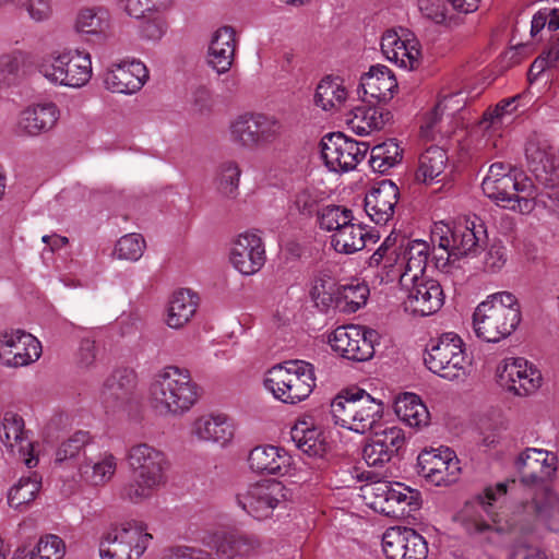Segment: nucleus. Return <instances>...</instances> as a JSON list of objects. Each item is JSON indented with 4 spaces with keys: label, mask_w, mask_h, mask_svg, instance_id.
Wrapping results in <instances>:
<instances>
[{
    "label": "nucleus",
    "mask_w": 559,
    "mask_h": 559,
    "mask_svg": "<svg viewBox=\"0 0 559 559\" xmlns=\"http://www.w3.org/2000/svg\"><path fill=\"white\" fill-rule=\"evenodd\" d=\"M126 461L132 479L122 487V499L146 501L167 484L170 463L163 450L146 442L134 443L128 448Z\"/></svg>",
    "instance_id": "1"
},
{
    "label": "nucleus",
    "mask_w": 559,
    "mask_h": 559,
    "mask_svg": "<svg viewBox=\"0 0 559 559\" xmlns=\"http://www.w3.org/2000/svg\"><path fill=\"white\" fill-rule=\"evenodd\" d=\"M148 399L159 415H182L197 403L198 385L192 381L189 370L167 366L153 377Z\"/></svg>",
    "instance_id": "2"
},
{
    "label": "nucleus",
    "mask_w": 559,
    "mask_h": 559,
    "mask_svg": "<svg viewBox=\"0 0 559 559\" xmlns=\"http://www.w3.org/2000/svg\"><path fill=\"white\" fill-rule=\"evenodd\" d=\"M331 415L336 425L357 433H366L382 419L383 403L362 389H349L332 401Z\"/></svg>",
    "instance_id": "3"
},
{
    "label": "nucleus",
    "mask_w": 559,
    "mask_h": 559,
    "mask_svg": "<svg viewBox=\"0 0 559 559\" xmlns=\"http://www.w3.org/2000/svg\"><path fill=\"white\" fill-rule=\"evenodd\" d=\"M264 385L275 399L296 404L312 392L316 385L314 368L304 360L285 361L267 371Z\"/></svg>",
    "instance_id": "4"
},
{
    "label": "nucleus",
    "mask_w": 559,
    "mask_h": 559,
    "mask_svg": "<svg viewBox=\"0 0 559 559\" xmlns=\"http://www.w3.org/2000/svg\"><path fill=\"white\" fill-rule=\"evenodd\" d=\"M283 124L274 116L263 112H243L228 123L229 142L242 150L266 148L282 135Z\"/></svg>",
    "instance_id": "5"
},
{
    "label": "nucleus",
    "mask_w": 559,
    "mask_h": 559,
    "mask_svg": "<svg viewBox=\"0 0 559 559\" xmlns=\"http://www.w3.org/2000/svg\"><path fill=\"white\" fill-rule=\"evenodd\" d=\"M424 361L431 372L449 381L464 378L469 365L463 341L454 333H444L433 342L426 350Z\"/></svg>",
    "instance_id": "6"
},
{
    "label": "nucleus",
    "mask_w": 559,
    "mask_h": 559,
    "mask_svg": "<svg viewBox=\"0 0 559 559\" xmlns=\"http://www.w3.org/2000/svg\"><path fill=\"white\" fill-rule=\"evenodd\" d=\"M152 535L142 522L127 521L112 527L99 545L102 559H139Z\"/></svg>",
    "instance_id": "7"
},
{
    "label": "nucleus",
    "mask_w": 559,
    "mask_h": 559,
    "mask_svg": "<svg viewBox=\"0 0 559 559\" xmlns=\"http://www.w3.org/2000/svg\"><path fill=\"white\" fill-rule=\"evenodd\" d=\"M288 489L276 480L249 484L236 493V502L247 514L264 520L288 500Z\"/></svg>",
    "instance_id": "8"
},
{
    "label": "nucleus",
    "mask_w": 559,
    "mask_h": 559,
    "mask_svg": "<svg viewBox=\"0 0 559 559\" xmlns=\"http://www.w3.org/2000/svg\"><path fill=\"white\" fill-rule=\"evenodd\" d=\"M44 76L55 84L81 87L92 76V60L87 52L64 49L51 56V63L41 67Z\"/></svg>",
    "instance_id": "9"
},
{
    "label": "nucleus",
    "mask_w": 559,
    "mask_h": 559,
    "mask_svg": "<svg viewBox=\"0 0 559 559\" xmlns=\"http://www.w3.org/2000/svg\"><path fill=\"white\" fill-rule=\"evenodd\" d=\"M497 385L506 393L519 397L534 394L543 382L540 371L522 357L502 360L496 367Z\"/></svg>",
    "instance_id": "10"
},
{
    "label": "nucleus",
    "mask_w": 559,
    "mask_h": 559,
    "mask_svg": "<svg viewBox=\"0 0 559 559\" xmlns=\"http://www.w3.org/2000/svg\"><path fill=\"white\" fill-rule=\"evenodd\" d=\"M378 338L377 331L350 324L336 328L329 336V344L343 358L366 361L372 358Z\"/></svg>",
    "instance_id": "11"
},
{
    "label": "nucleus",
    "mask_w": 559,
    "mask_h": 559,
    "mask_svg": "<svg viewBox=\"0 0 559 559\" xmlns=\"http://www.w3.org/2000/svg\"><path fill=\"white\" fill-rule=\"evenodd\" d=\"M417 473L431 485L451 486L460 478V461L450 448L424 450L417 457Z\"/></svg>",
    "instance_id": "12"
},
{
    "label": "nucleus",
    "mask_w": 559,
    "mask_h": 559,
    "mask_svg": "<svg viewBox=\"0 0 559 559\" xmlns=\"http://www.w3.org/2000/svg\"><path fill=\"white\" fill-rule=\"evenodd\" d=\"M320 147L330 170L348 171L365 158L369 144L348 139L342 133H329L322 138Z\"/></svg>",
    "instance_id": "13"
},
{
    "label": "nucleus",
    "mask_w": 559,
    "mask_h": 559,
    "mask_svg": "<svg viewBox=\"0 0 559 559\" xmlns=\"http://www.w3.org/2000/svg\"><path fill=\"white\" fill-rule=\"evenodd\" d=\"M381 51L386 60L408 71L418 69L421 63L419 40L413 32L404 27L384 32L381 37Z\"/></svg>",
    "instance_id": "14"
},
{
    "label": "nucleus",
    "mask_w": 559,
    "mask_h": 559,
    "mask_svg": "<svg viewBox=\"0 0 559 559\" xmlns=\"http://www.w3.org/2000/svg\"><path fill=\"white\" fill-rule=\"evenodd\" d=\"M557 455L545 449L525 448L513 459V468L524 485L533 486L545 483L557 469Z\"/></svg>",
    "instance_id": "15"
},
{
    "label": "nucleus",
    "mask_w": 559,
    "mask_h": 559,
    "mask_svg": "<svg viewBox=\"0 0 559 559\" xmlns=\"http://www.w3.org/2000/svg\"><path fill=\"white\" fill-rule=\"evenodd\" d=\"M405 293L404 308L406 311L421 317L436 313L443 305L444 295L440 283L430 277L409 281V285L401 286Z\"/></svg>",
    "instance_id": "16"
},
{
    "label": "nucleus",
    "mask_w": 559,
    "mask_h": 559,
    "mask_svg": "<svg viewBox=\"0 0 559 559\" xmlns=\"http://www.w3.org/2000/svg\"><path fill=\"white\" fill-rule=\"evenodd\" d=\"M382 550L386 559H426L425 538L408 527H390L382 536Z\"/></svg>",
    "instance_id": "17"
},
{
    "label": "nucleus",
    "mask_w": 559,
    "mask_h": 559,
    "mask_svg": "<svg viewBox=\"0 0 559 559\" xmlns=\"http://www.w3.org/2000/svg\"><path fill=\"white\" fill-rule=\"evenodd\" d=\"M40 355V342L29 333L16 330L0 335V358L7 366H27Z\"/></svg>",
    "instance_id": "18"
},
{
    "label": "nucleus",
    "mask_w": 559,
    "mask_h": 559,
    "mask_svg": "<svg viewBox=\"0 0 559 559\" xmlns=\"http://www.w3.org/2000/svg\"><path fill=\"white\" fill-rule=\"evenodd\" d=\"M0 439L3 444L21 457L28 467H35L38 463L34 455V443L31 440L29 431L25 429V423L19 414L7 411L1 419Z\"/></svg>",
    "instance_id": "19"
},
{
    "label": "nucleus",
    "mask_w": 559,
    "mask_h": 559,
    "mask_svg": "<svg viewBox=\"0 0 559 559\" xmlns=\"http://www.w3.org/2000/svg\"><path fill=\"white\" fill-rule=\"evenodd\" d=\"M233 266L243 275H253L265 263V249L261 237L254 231L237 236L230 249Z\"/></svg>",
    "instance_id": "20"
},
{
    "label": "nucleus",
    "mask_w": 559,
    "mask_h": 559,
    "mask_svg": "<svg viewBox=\"0 0 559 559\" xmlns=\"http://www.w3.org/2000/svg\"><path fill=\"white\" fill-rule=\"evenodd\" d=\"M534 185L525 174L507 175L496 180V202L502 207H508L521 213H530L534 209V201L528 198Z\"/></svg>",
    "instance_id": "21"
},
{
    "label": "nucleus",
    "mask_w": 559,
    "mask_h": 559,
    "mask_svg": "<svg viewBox=\"0 0 559 559\" xmlns=\"http://www.w3.org/2000/svg\"><path fill=\"white\" fill-rule=\"evenodd\" d=\"M147 79L148 71L143 62L124 60L108 68L104 83L112 93L132 94L138 92Z\"/></svg>",
    "instance_id": "22"
},
{
    "label": "nucleus",
    "mask_w": 559,
    "mask_h": 559,
    "mask_svg": "<svg viewBox=\"0 0 559 559\" xmlns=\"http://www.w3.org/2000/svg\"><path fill=\"white\" fill-rule=\"evenodd\" d=\"M404 443V433L401 428L386 427L366 442L362 449V459L368 466L380 468L389 463Z\"/></svg>",
    "instance_id": "23"
},
{
    "label": "nucleus",
    "mask_w": 559,
    "mask_h": 559,
    "mask_svg": "<svg viewBox=\"0 0 559 559\" xmlns=\"http://www.w3.org/2000/svg\"><path fill=\"white\" fill-rule=\"evenodd\" d=\"M401 259L396 265V280L401 286L409 285L424 275L430 255V246L424 240H405L402 238Z\"/></svg>",
    "instance_id": "24"
},
{
    "label": "nucleus",
    "mask_w": 559,
    "mask_h": 559,
    "mask_svg": "<svg viewBox=\"0 0 559 559\" xmlns=\"http://www.w3.org/2000/svg\"><path fill=\"white\" fill-rule=\"evenodd\" d=\"M261 540L257 535L238 532H219L213 535L211 548L219 559H247L258 555Z\"/></svg>",
    "instance_id": "25"
},
{
    "label": "nucleus",
    "mask_w": 559,
    "mask_h": 559,
    "mask_svg": "<svg viewBox=\"0 0 559 559\" xmlns=\"http://www.w3.org/2000/svg\"><path fill=\"white\" fill-rule=\"evenodd\" d=\"M491 321L498 336L491 337V343L510 336L521 321L520 305L516 297L510 292L491 294Z\"/></svg>",
    "instance_id": "26"
},
{
    "label": "nucleus",
    "mask_w": 559,
    "mask_h": 559,
    "mask_svg": "<svg viewBox=\"0 0 559 559\" xmlns=\"http://www.w3.org/2000/svg\"><path fill=\"white\" fill-rule=\"evenodd\" d=\"M248 464L253 473L284 476L289 472L293 459L284 448L265 444L249 452Z\"/></svg>",
    "instance_id": "27"
},
{
    "label": "nucleus",
    "mask_w": 559,
    "mask_h": 559,
    "mask_svg": "<svg viewBox=\"0 0 559 559\" xmlns=\"http://www.w3.org/2000/svg\"><path fill=\"white\" fill-rule=\"evenodd\" d=\"M400 198L397 186L391 180H382L365 197V211L376 224H386L394 214Z\"/></svg>",
    "instance_id": "28"
},
{
    "label": "nucleus",
    "mask_w": 559,
    "mask_h": 559,
    "mask_svg": "<svg viewBox=\"0 0 559 559\" xmlns=\"http://www.w3.org/2000/svg\"><path fill=\"white\" fill-rule=\"evenodd\" d=\"M452 250L457 257L466 255L487 241V227L477 215L459 218L453 225Z\"/></svg>",
    "instance_id": "29"
},
{
    "label": "nucleus",
    "mask_w": 559,
    "mask_h": 559,
    "mask_svg": "<svg viewBox=\"0 0 559 559\" xmlns=\"http://www.w3.org/2000/svg\"><path fill=\"white\" fill-rule=\"evenodd\" d=\"M397 81L391 69L383 64L372 66L360 79L359 87L369 100L389 102L397 90Z\"/></svg>",
    "instance_id": "30"
},
{
    "label": "nucleus",
    "mask_w": 559,
    "mask_h": 559,
    "mask_svg": "<svg viewBox=\"0 0 559 559\" xmlns=\"http://www.w3.org/2000/svg\"><path fill=\"white\" fill-rule=\"evenodd\" d=\"M59 116V110L53 103L28 107L20 114L16 131L23 135L36 136L51 130L56 126Z\"/></svg>",
    "instance_id": "31"
},
{
    "label": "nucleus",
    "mask_w": 559,
    "mask_h": 559,
    "mask_svg": "<svg viewBox=\"0 0 559 559\" xmlns=\"http://www.w3.org/2000/svg\"><path fill=\"white\" fill-rule=\"evenodd\" d=\"M465 104L466 97L461 91L442 95L433 110L426 118L425 124L421 126L423 136L433 140L437 132L440 134L447 133L442 130L443 120L451 119L464 108Z\"/></svg>",
    "instance_id": "32"
},
{
    "label": "nucleus",
    "mask_w": 559,
    "mask_h": 559,
    "mask_svg": "<svg viewBox=\"0 0 559 559\" xmlns=\"http://www.w3.org/2000/svg\"><path fill=\"white\" fill-rule=\"evenodd\" d=\"M191 436L200 441L225 445L234 437V426L225 415H203L192 423Z\"/></svg>",
    "instance_id": "33"
},
{
    "label": "nucleus",
    "mask_w": 559,
    "mask_h": 559,
    "mask_svg": "<svg viewBox=\"0 0 559 559\" xmlns=\"http://www.w3.org/2000/svg\"><path fill=\"white\" fill-rule=\"evenodd\" d=\"M290 438L295 445L310 457H323L329 450L324 431L311 419L298 420L290 430Z\"/></svg>",
    "instance_id": "34"
},
{
    "label": "nucleus",
    "mask_w": 559,
    "mask_h": 559,
    "mask_svg": "<svg viewBox=\"0 0 559 559\" xmlns=\"http://www.w3.org/2000/svg\"><path fill=\"white\" fill-rule=\"evenodd\" d=\"M489 518V487L468 500L457 514V520L469 535L485 533Z\"/></svg>",
    "instance_id": "35"
},
{
    "label": "nucleus",
    "mask_w": 559,
    "mask_h": 559,
    "mask_svg": "<svg viewBox=\"0 0 559 559\" xmlns=\"http://www.w3.org/2000/svg\"><path fill=\"white\" fill-rule=\"evenodd\" d=\"M548 148L546 143L536 140H528L525 145L527 168L539 183H549L559 174L556 156Z\"/></svg>",
    "instance_id": "36"
},
{
    "label": "nucleus",
    "mask_w": 559,
    "mask_h": 559,
    "mask_svg": "<svg viewBox=\"0 0 559 559\" xmlns=\"http://www.w3.org/2000/svg\"><path fill=\"white\" fill-rule=\"evenodd\" d=\"M524 509L534 516L537 525L550 532H559V496L556 492L543 490L536 493Z\"/></svg>",
    "instance_id": "37"
},
{
    "label": "nucleus",
    "mask_w": 559,
    "mask_h": 559,
    "mask_svg": "<svg viewBox=\"0 0 559 559\" xmlns=\"http://www.w3.org/2000/svg\"><path fill=\"white\" fill-rule=\"evenodd\" d=\"M383 109L372 105L368 98H362L361 104L354 106L347 114L346 123L358 135H367L380 130L385 124Z\"/></svg>",
    "instance_id": "38"
},
{
    "label": "nucleus",
    "mask_w": 559,
    "mask_h": 559,
    "mask_svg": "<svg viewBox=\"0 0 559 559\" xmlns=\"http://www.w3.org/2000/svg\"><path fill=\"white\" fill-rule=\"evenodd\" d=\"M117 465V457L109 452L100 454L95 460L83 455V460L78 466V474L80 479L87 485L104 486L115 476Z\"/></svg>",
    "instance_id": "39"
},
{
    "label": "nucleus",
    "mask_w": 559,
    "mask_h": 559,
    "mask_svg": "<svg viewBox=\"0 0 559 559\" xmlns=\"http://www.w3.org/2000/svg\"><path fill=\"white\" fill-rule=\"evenodd\" d=\"M199 296L191 289L175 292L168 302L166 324L171 329L185 326L194 317L199 307Z\"/></svg>",
    "instance_id": "40"
},
{
    "label": "nucleus",
    "mask_w": 559,
    "mask_h": 559,
    "mask_svg": "<svg viewBox=\"0 0 559 559\" xmlns=\"http://www.w3.org/2000/svg\"><path fill=\"white\" fill-rule=\"evenodd\" d=\"M348 98V91L340 76L326 75L318 84L314 104L324 111L340 110Z\"/></svg>",
    "instance_id": "41"
},
{
    "label": "nucleus",
    "mask_w": 559,
    "mask_h": 559,
    "mask_svg": "<svg viewBox=\"0 0 559 559\" xmlns=\"http://www.w3.org/2000/svg\"><path fill=\"white\" fill-rule=\"evenodd\" d=\"M396 416L411 427L420 428L427 426L430 419L428 408L415 393L400 395L394 404Z\"/></svg>",
    "instance_id": "42"
},
{
    "label": "nucleus",
    "mask_w": 559,
    "mask_h": 559,
    "mask_svg": "<svg viewBox=\"0 0 559 559\" xmlns=\"http://www.w3.org/2000/svg\"><path fill=\"white\" fill-rule=\"evenodd\" d=\"M372 235L357 221L330 236L331 247L338 253L353 254L366 247Z\"/></svg>",
    "instance_id": "43"
},
{
    "label": "nucleus",
    "mask_w": 559,
    "mask_h": 559,
    "mask_svg": "<svg viewBox=\"0 0 559 559\" xmlns=\"http://www.w3.org/2000/svg\"><path fill=\"white\" fill-rule=\"evenodd\" d=\"M110 26V13L105 7L82 8L75 17L74 28L87 35L105 34Z\"/></svg>",
    "instance_id": "44"
},
{
    "label": "nucleus",
    "mask_w": 559,
    "mask_h": 559,
    "mask_svg": "<svg viewBox=\"0 0 559 559\" xmlns=\"http://www.w3.org/2000/svg\"><path fill=\"white\" fill-rule=\"evenodd\" d=\"M448 164L445 151L439 146H429L419 156L416 178L421 182H431L443 174Z\"/></svg>",
    "instance_id": "45"
},
{
    "label": "nucleus",
    "mask_w": 559,
    "mask_h": 559,
    "mask_svg": "<svg viewBox=\"0 0 559 559\" xmlns=\"http://www.w3.org/2000/svg\"><path fill=\"white\" fill-rule=\"evenodd\" d=\"M41 487V477L32 472L22 476L9 490L8 503L13 509H20L32 502Z\"/></svg>",
    "instance_id": "46"
},
{
    "label": "nucleus",
    "mask_w": 559,
    "mask_h": 559,
    "mask_svg": "<svg viewBox=\"0 0 559 559\" xmlns=\"http://www.w3.org/2000/svg\"><path fill=\"white\" fill-rule=\"evenodd\" d=\"M403 150L394 139H390L371 148L369 164L379 173L385 174L402 162Z\"/></svg>",
    "instance_id": "47"
},
{
    "label": "nucleus",
    "mask_w": 559,
    "mask_h": 559,
    "mask_svg": "<svg viewBox=\"0 0 559 559\" xmlns=\"http://www.w3.org/2000/svg\"><path fill=\"white\" fill-rule=\"evenodd\" d=\"M240 176L241 169L238 163L234 160L222 163L216 170L214 181L216 191L226 199H235L238 195Z\"/></svg>",
    "instance_id": "48"
},
{
    "label": "nucleus",
    "mask_w": 559,
    "mask_h": 559,
    "mask_svg": "<svg viewBox=\"0 0 559 559\" xmlns=\"http://www.w3.org/2000/svg\"><path fill=\"white\" fill-rule=\"evenodd\" d=\"M368 295L369 289L365 284L341 286L337 288L335 308L344 312H356L366 304Z\"/></svg>",
    "instance_id": "49"
},
{
    "label": "nucleus",
    "mask_w": 559,
    "mask_h": 559,
    "mask_svg": "<svg viewBox=\"0 0 559 559\" xmlns=\"http://www.w3.org/2000/svg\"><path fill=\"white\" fill-rule=\"evenodd\" d=\"M90 442V436L85 431H76L69 439L63 441L56 451V464H66L73 462L79 466L84 448Z\"/></svg>",
    "instance_id": "50"
},
{
    "label": "nucleus",
    "mask_w": 559,
    "mask_h": 559,
    "mask_svg": "<svg viewBox=\"0 0 559 559\" xmlns=\"http://www.w3.org/2000/svg\"><path fill=\"white\" fill-rule=\"evenodd\" d=\"M337 288L331 277L318 276L313 280L310 296L321 311H328L336 306Z\"/></svg>",
    "instance_id": "51"
},
{
    "label": "nucleus",
    "mask_w": 559,
    "mask_h": 559,
    "mask_svg": "<svg viewBox=\"0 0 559 559\" xmlns=\"http://www.w3.org/2000/svg\"><path fill=\"white\" fill-rule=\"evenodd\" d=\"M145 240L140 234H127L116 243L115 253L119 259L138 261L144 252Z\"/></svg>",
    "instance_id": "52"
},
{
    "label": "nucleus",
    "mask_w": 559,
    "mask_h": 559,
    "mask_svg": "<svg viewBox=\"0 0 559 559\" xmlns=\"http://www.w3.org/2000/svg\"><path fill=\"white\" fill-rule=\"evenodd\" d=\"M64 554V542L59 536L49 534L38 540L29 559H62Z\"/></svg>",
    "instance_id": "53"
},
{
    "label": "nucleus",
    "mask_w": 559,
    "mask_h": 559,
    "mask_svg": "<svg viewBox=\"0 0 559 559\" xmlns=\"http://www.w3.org/2000/svg\"><path fill=\"white\" fill-rule=\"evenodd\" d=\"M352 210L342 205H325L317 213L319 228L324 231L334 229V225L340 221L350 222Z\"/></svg>",
    "instance_id": "54"
},
{
    "label": "nucleus",
    "mask_w": 559,
    "mask_h": 559,
    "mask_svg": "<svg viewBox=\"0 0 559 559\" xmlns=\"http://www.w3.org/2000/svg\"><path fill=\"white\" fill-rule=\"evenodd\" d=\"M411 493L412 491L409 488L405 487L403 484L392 483L384 504L381 506V512L388 515H395L399 511L403 513L404 509L399 510V507L402 504L409 506L412 503L411 500L413 499V496Z\"/></svg>",
    "instance_id": "55"
},
{
    "label": "nucleus",
    "mask_w": 559,
    "mask_h": 559,
    "mask_svg": "<svg viewBox=\"0 0 559 559\" xmlns=\"http://www.w3.org/2000/svg\"><path fill=\"white\" fill-rule=\"evenodd\" d=\"M126 13L140 19L146 13L166 9L171 0H119Z\"/></svg>",
    "instance_id": "56"
},
{
    "label": "nucleus",
    "mask_w": 559,
    "mask_h": 559,
    "mask_svg": "<svg viewBox=\"0 0 559 559\" xmlns=\"http://www.w3.org/2000/svg\"><path fill=\"white\" fill-rule=\"evenodd\" d=\"M489 304L481 301L474 310L472 316V335L479 342L488 343L489 337Z\"/></svg>",
    "instance_id": "57"
},
{
    "label": "nucleus",
    "mask_w": 559,
    "mask_h": 559,
    "mask_svg": "<svg viewBox=\"0 0 559 559\" xmlns=\"http://www.w3.org/2000/svg\"><path fill=\"white\" fill-rule=\"evenodd\" d=\"M397 255H391L384 249L380 247L372 253V255L368 260V265L370 267H379L382 266L385 278L388 282H393L396 280V265L399 263Z\"/></svg>",
    "instance_id": "58"
},
{
    "label": "nucleus",
    "mask_w": 559,
    "mask_h": 559,
    "mask_svg": "<svg viewBox=\"0 0 559 559\" xmlns=\"http://www.w3.org/2000/svg\"><path fill=\"white\" fill-rule=\"evenodd\" d=\"M135 373L130 369H118L116 370L110 378L107 380L106 385L108 389L112 390L114 394L119 397L120 394L127 393L130 391L135 384Z\"/></svg>",
    "instance_id": "59"
},
{
    "label": "nucleus",
    "mask_w": 559,
    "mask_h": 559,
    "mask_svg": "<svg viewBox=\"0 0 559 559\" xmlns=\"http://www.w3.org/2000/svg\"><path fill=\"white\" fill-rule=\"evenodd\" d=\"M418 8L424 16L437 24L444 23L448 16V7L444 0H417Z\"/></svg>",
    "instance_id": "60"
},
{
    "label": "nucleus",
    "mask_w": 559,
    "mask_h": 559,
    "mask_svg": "<svg viewBox=\"0 0 559 559\" xmlns=\"http://www.w3.org/2000/svg\"><path fill=\"white\" fill-rule=\"evenodd\" d=\"M15 7H22L35 22H43L50 17L52 5L50 0H22Z\"/></svg>",
    "instance_id": "61"
},
{
    "label": "nucleus",
    "mask_w": 559,
    "mask_h": 559,
    "mask_svg": "<svg viewBox=\"0 0 559 559\" xmlns=\"http://www.w3.org/2000/svg\"><path fill=\"white\" fill-rule=\"evenodd\" d=\"M168 24L164 17L156 16L150 20H146L141 25V36L142 38L151 41L160 40L165 34L167 33Z\"/></svg>",
    "instance_id": "62"
},
{
    "label": "nucleus",
    "mask_w": 559,
    "mask_h": 559,
    "mask_svg": "<svg viewBox=\"0 0 559 559\" xmlns=\"http://www.w3.org/2000/svg\"><path fill=\"white\" fill-rule=\"evenodd\" d=\"M544 191L539 194V202L550 209L559 217V173L549 183H542Z\"/></svg>",
    "instance_id": "63"
},
{
    "label": "nucleus",
    "mask_w": 559,
    "mask_h": 559,
    "mask_svg": "<svg viewBox=\"0 0 559 559\" xmlns=\"http://www.w3.org/2000/svg\"><path fill=\"white\" fill-rule=\"evenodd\" d=\"M164 559H215L213 555L199 547L177 546L165 555Z\"/></svg>",
    "instance_id": "64"
}]
</instances>
